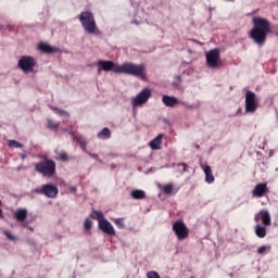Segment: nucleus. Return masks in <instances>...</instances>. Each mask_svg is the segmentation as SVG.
I'll list each match as a JSON object with an SVG mask.
<instances>
[{
	"label": "nucleus",
	"mask_w": 278,
	"mask_h": 278,
	"mask_svg": "<svg viewBox=\"0 0 278 278\" xmlns=\"http://www.w3.org/2000/svg\"><path fill=\"white\" fill-rule=\"evenodd\" d=\"M162 103L165 108H175V105H179V99L174 96L164 94L162 97Z\"/></svg>",
	"instance_id": "2eb2a0df"
},
{
	"label": "nucleus",
	"mask_w": 278,
	"mask_h": 278,
	"mask_svg": "<svg viewBox=\"0 0 278 278\" xmlns=\"http://www.w3.org/2000/svg\"><path fill=\"white\" fill-rule=\"evenodd\" d=\"M41 192L48 197V199H55L58 197V187L55 185H43L41 187Z\"/></svg>",
	"instance_id": "f8f14e48"
},
{
	"label": "nucleus",
	"mask_w": 278,
	"mask_h": 278,
	"mask_svg": "<svg viewBox=\"0 0 278 278\" xmlns=\"http://www.w3.org/2000/svg\"><path fill=\"white\" fill-rule=\"evenodd\" d=\"M0 218H3V211L0 210Z\"/></svg>",
	"instance_id": "4c0bfd02"
},
{
	"label": "nucleus",
	"mask_w": 278,
	"mask_h": 278,
	"mask_svg": "<svg viewBox=\"0 0 278 278\" xmlns=\"http://www.w3.org/2000/svg\"><path fill=\"white\" fill-rule=\"evenodd\" d=\"M58 127H60V123L48 119V129H58Z\"/></svg>",
	"instance_id": "cd10ccee"
},
{
	"label": "nucleus",
	"mask_w": 278,
	"mask_h": 278,
	"mask_svg": "<svg viewBox=\"0 0 278 278\" xmlns=\"http://www.w3.org/2000/svg\"><path fill=\"white\" fill-rule=\"evenodd\" d=\"M3 236H5L7 240H9L10 242H16V240H18L16 236L12 235V232L8 230L3 231Z\"/></svg>",
	"instance_id": "a878e982"
},
{
	"label": "nucleus",
	"mask_w": 278,
	"mask_h": 278,
	"mask_svg": "<svg viewBox=\"0 0 278 278\" xmlns=\"http://www.w3.org/2000/svg\"><path fill=\"white\" fill-rule=\"evenodd\" d=\"M204 175H205V182L206 184H214L215 178L214 174L212 173V167L210 165L200 164Z\"/></svg>",
	"instance_id": "f3484780"
},
{
	"label": "nucleus",
	"mask_w": 278,
	"mask_h": 278,
	"mask_svg": "<svg viewBox=\"0 0 278 278\" xmlns=\"http://www.w3.org/2000/svg\"><path fill=\"white\" fill-rule=\"evenodd\" d=\"M78 21L86 34H91L92 36H99V34H101V30H99V27L97 26V21L94 20V13H92V11L87 10L80 12Z\"/></svg>",
	"instance_id": "7ed1b4c3"
},
{
	"label": "nucleus",
	"mask_w": 278,
	"mask_h": 278,
	"mask_svg": "<svg viewBox=\"0 0 278 278\" xmlns=\"http://www.w3.org/2000/svg\"><path fill=\"white\" fill-rule=\"evenodd\" d=\"M173 231L179 241L186 240L190 236V229L182 220H176L173 224Z\"/></svg>",
	"instance_id": "9d476101"
},
{
	"label": "nucleus",
	"mask_w": 278,
	"mask_h": 278,
	"mask_svg": "<svg viewBox=\"0 0 278 278\" xmlns=\"http://www.w3.org/2000/svg\"><path fill=\"white\" fill-rule=\"evenodd\" d=\"M85 152L87 153V155H89V157H92L93 160H99V155H97L94 153H90L87 150Z\"/></svg>",
	"instance_id": "2f4dec72"
},
{
	"label": "nucleus",
	"mask_w": 278,
	"mask_h": 278,
	"mask_svg": "<svg viewBox=\"0 0 278 278\" xmlns=\"http://www.w3.org/2000/svg\"><path fill=\"white\" fill-rule=\"evenodd\" d=\"M205 58H206V66L208 68H220V66H223L219 49H213L206 52Z\"/></svg>",
	"instance_id": "1a4fd4ad"
},
{
	"label": "nucleus",
	"mask_w": 278,
	"mask_h": 278,
	"mask_svg": "<svg viewBox=\"0 0 278 278\" xmlns=\"http://www.w3.org/2000/svg\"><path fill=\"white\" fill-rule=\"evenodd\" d=\"M90 216L91 218H93V220H98V227L100 231H102V233L111 237L116 236V229H114V225H112L110 220L105 219V215H103V212L92 211Z\"/></svg>",
	"instance_id": "20e7f679"
},
{
	"label": "nucleus",
	"mask_w": 278,
	"mask_h": 278,
	"mask_svg": "<svg viewBox=\"0 0 278 278\" xmlns=\"http://www.w3.org/2000/svg\"><path fill=\"white\" fill-rule=\"evenodd\" d=\"M254 220L256 224L262 223L261 225L270 227L271 225L270 213L267 210H261L258 213L255 214Z\"/></svg>",
	"instance_id": "9b49d317"
},
{
	"label": "nucleus",
	"mask_w": 278,
	"mask_h": 278,
	"mask_svg": "<svg viewBox=\"0 0 278 278\" xmlns=\"http://www.w3.org/2000/svg\"><path fill=\"white\" fill-rule=\"evenodd\" d=\"M165 194H173V191L175 190V188L173 187V185H166L163 188Z\"/></svg>",
	"instance_id": "c756f323"
},
{
	"label": "nucleus",
	"mask_w": 278,
	"mask_h": 278,
	"mask_svg": "<svg viewBox=\"0 0 278 278\" xmlns=\"http://www.w3.org/2000/svg\"><path fill=\"white\" fill-rule=\"evenodd\" d=\"M268 192V186L266 182L257 184L252 190V197H256L257 199H262Z\"/></svg>",
	"instance_id": "ddd939ff"
},
{
	"label": "nucleus",
	"mask_w": 278,
	"mask_h": 278,
	"mask_svg": "<svg viewBox=\"0 0 278 278\" xmlns=\"http://www.w3.org/2000/svg\"><path fill=\"white\" fill-rule=\"evenodd\" d=\"M147 278H160V275L157 274V271H149L147 274Z\"/></svg>",
	"instance_id": "7c9ffc66"
},
{
	"label": "nucleus",
	"mask_w": 278,
	"mask_h": 278,
	"mask_svg": "<svg viewBox=\"0 0 278 278\" xmlns=\"http://www.w3.org/2000/svg\"><path fill=\"white\" fill-rule=\"evenodd\" d=\"M254 27L249 31V38L262 47L266 42V36L273 33L270 28V22L268 20L255 16L252 20Z\"/></svg>",
	"instance_id": "f03ea898"
},
{
	"label": "nucleus",
	"mask_w": 278,
	"mask_h": 278,
	"mask_svg": "<svg viewBox=\"0 0 278 278\" xmlns=\"http://www.w3.org/2000/svg\"><path fill=\"white\" fill-rule=\"evenodd\" d=\"M268 231V226L263 224H256L255 226V235L257 238H264Z\"/></svg>",
	"instance_id": "6ab92c4d"
},
{
	"label": "nucleus",
	"mask_w": 278,
	"mask_h": 278,
	"mask_svg": "<svg viewBox=\"0 0 278 278\" xmlns=\"http://www.w3.org/2000/svg\"><path fill=\"white\" fill-rule=\"evenodd\" d=\"M177 79H178V81H180V78H179V77H177Z\"/></svg>",
	"instance_id": "ea45409f"
},
{
	"label": "nucleus",
	"mask_w": 278,
	"mask_h": 278,
	"mask_svg": "<svg viewBox=\"0 0 278 278\" xmlns=\"http://www.w3.org/2000/svg\"><path fill=\"white\" fill-rule=\"evenodd\" d=\"M75 140H76L77 144L80 146V149L83 151H87L86 147L88 144V141L86 140V138H84V136H77V137H75Z\"/></svg>",
	"instance_id": "412c9836"
},
{
	"label": "nucleus",
	"mask_w": 278,
	"mask_h": 278,
	"mask_svg": "<svg viewBox=\"0 0 278 278\" xmlns=\"http://www.w3.org/2000/svg\"><path fill=\"white\" fill-rule=\"evenodd\" d=\"M84 229L85 231H90V229H92V220L90 218L85 219Z\"/></svg>",
	"instance_id": "c85d7f7f"
},
{
	"label": "nucleus",
	"mask_w": 278,
	"mask_h": 278,
	"mask_svg": "<svg viewBox=\"0 0 278 278\" xmlns=\"http://www.w3.org/2000/svg\"><path fill=\"white\" fill-rule=\"evenodd\" d=\"M130 194L132 199H137V200L144 199V197H147L144 191L140 189L132 190Z\"/></svg>",
	"instance_id": "4be33fe9"
},
{
	"label": "nucleus",
	"mask_w": 278,
	"mask_h": 278,
	"mask_svg": "<svg viewBox=\"0 0 278 278\" xmlns=\"http://www.w3.org/2000/svg\"><path fill=\"white\" fill-rule=\"evenodd\" d=\"M98 138L99 140H108V138H110L112 136V134L110 132L109 128H103L102 130H100L98 132Z\"/></svg>",
	"instance_id": "aec40b11"
},
{
	"label": "nucleus",
	"mask_w": 278,
	"mask_h": 278,
	"mask_svg": "<svg viewBox=\"0 0 278 278\" xmlns=\"http://www.w3.org/2000/svg\"><path fill=\"white\" fill-rule=\"evenodd\" d=\"M26 229H28L29 231L34 232V227H30L29 224H27Z\"/></svg>",
	"instance_id": "e433bc0d"
},
{
	"label": "nucleus",
	"mask_w": 278,
	"mask_h": 278,
	"mask_svg": "<svg viewBox=\"0 0 278 278\" xmlns=\"http://www.w3.org/2000/svg\"><path fill=\"white\" fill-rule=\"evenodd\" d=\"M60 160H62V162H66V160H68V155L66 153H62L60 155Z\"/></svg>",
	"instance_id": "473e14b6"
},
{
	"label": "nucleus",
	"mask_w": 278,
	"mask_h": 278,
	"mask_svg": "<svg viewBox=\"0 0 278 278\" xmlns=\"http://www.w3.org/2000/svg\"><path fill=\"white\" fill-rule=\"evenodd\" d=\"M152 94L153 91L150 88H143L141 91H139L135 97L130 99L132 110L147 105Z\"/></svg>",
	"instance_id": "423d86ee"
},
{
	"label": "nucleus",
	"mask_w": 278,
	"mask_h": 278,
	"mask_svg": "<svg viewBox=\"0 0 278 278\" xmlns=\"http://www.w3.org/2000/svg\"><path fill=\"white\" fill-rule=\"evenodd\" d=\"M181 173H186V164H178Z\"/></svg>",
	"instance_id": "72a5a7b5"
},
{
	"label": "nucleus",
	"mask_w": 278,
	"mask_h": 278,
	"mask_svg": "<svg viewBox=\"0 0 278 278\" xmlns=\"http://www.w3.org/2000/svg\"><path fill=\"white\" fill-rule=\"evenodd\" d=\"M27 208H17L14 213V218L22 223V226L27 227V216H28Z\"/></svg>",
	"instance_id": "4468645a"
},
{
	"label": "nucleus",
	"mask_w": 278,
	"mask_h": 278,
	"mask_svg": "<svg viewBox=\"0 0 278 278\" xmlns=\"http://www.w3.org/2000/svg\"><path fill=\"white\" fill-rule=\"evenodd\" d=\"M37 49L41 51V53H56L58 49L51 47L49 43L40 42L37 46Z\"/></svg>",
	"instance_id": "a211bd4d"
},
{
	"label": "nucleus",
	"mask_w": 278,
	"mask_h": 278,
	"mask_svg": "<svg viewBox=\"0 0 278 278\" xmlns=\"http://www.w3.org/2000/svg\"><path fill=\"white\" fill-rule=\"evenodd\" d=\"M270 252V245H262L257 249L258 255H265V253Z\"/></svg>",
	"instance_id": "bb28decb"
},
{
	"label": "nucleus",
	"mask_w": 278,
	"mask_h": 278,
	"mask_svg": "<svg viewBox=\"0 0 278 278\" xmlns=\"http://www.w3.org/2000/svg\"><path fill=\"white\" fill-rule=\"evenodd\" d=\"M113 223L118 227V229H125V218L119 217V218H114Z\"/></svg>",
	"instance_id": "393cba45"
},
{
	"label": "nucleus",
	"mask_w": 278,
	"mask_h": 278,
	"mask_svg": "<svg viewBox=\"0 0 278 278\" xmlns=\"http://www.w3.org/2000/svg\"><path fill=\"white\" fill-rule=\"evenodd\" d=\"M17 67L22 70L25 75L34 74L36 71V59L34 56L24 55L17 62Z\"/></svg>",
	"instance_id": "6e6552de"
},
{
	"label": "nucleus",
	"mask_w": 278,
	"mask_h": 278,
	"mask_svg": "<svg viewBox=\"0 0 278 278\" xmlns=\"http://www.w3.org/2000/svg\"><path fill=\"white\" fill-rule=\"evenodd\" d=\"M22 160H25V154H21Z\"/></svg>",
	"instance_id": "58836bf2"
},
{
	"label": "nucleus",
	"mask_w": 278,
	"mask_h": 278,
	"mask_svg": "<svg viewBox=\"0 0 278 278\" xmlns=\"http://www.w3.org/2000/svg\"><path fill=\"white\" fill-rule=\"evenodd\" d=\"M163 140H164V134H160L157 137H155L150 141L149 143L150 149H152V151H160V149H162Z\"/></svg>",
	"instance_id": "dca6fc26"
},
{
	"label": "nucleus",
	"mask_w": 278,
	"mask_h": 278,
	"mask_svg": "<svg viewBox=\"0 0 278 278\" xmlns=\"http://www.w3.org/2000/svg\"><path fill=\"white\" fill-rule=\"evenodd\" d=\"M8 147H10V149H23V143L16 141V140H12L9 139L7 141Z\"/></svg>",
	"instance_id": "5701e85b"
},
{
	"label": "nucleus",
	"mask_w": 278,
	"mask_h": 278,
	"mask_svg": "<svg viewBox=\"0 0 278 278\" xmlns=\"http://www.w3.org/2000/svg\"><path fill=\"white\" fill-rule=\"evenodd\" d=\"M98 73H116L117 75H131V77H139V79H147V72L144 65L126 62L121 65L115 64L114 61L100 60L97 62Z\"/></svg>",
	"instance_id": "f257e3e1"
},
{
	"label": "nucleus",
	"mask_w": 278,
	"mask_h": 278,
	"mask_svg": "<svg viewBox=\"0 0 278 278\" xmlns=\"http://www.w3.org/2000/svg\"><path fill=\"white\" fill-rule=\"evenodd\" d=\"M70 190H71V192L76 193L77 192V187H70Z\"/></svg>",
	"instance_id": "c9c22d12"
},
{
	"label": "nucleus",
	"mask_w": 278,
	"mask_h": 278,
	"mask_svg": "<svg viewBox=\"0 0 278 278\" xmlns=\"http://www.w3.org/2000/svg\"><path fill=\"white\" fill-rule=\"evenodd\" d=\"M260 109V97L251 91L248 90L245 92V114H255Z\"/></svg>",
	"instance_id": "0eeeda50"
},
{
	"label": "nucleus",
	"mask_w": 278,
	"mask_h": 278,
	"mask_svg": "<svg viewBox=\"0 0 278 278\" xmlns=\"http://www.w3.org/2000/svg\"><path fill=\"white\" fill-rule=\"evenodd\" d=\"M55 161L49 159H45L35 164L36 173H39L42 177H53V175H55Z\"/></svg>",
	"instance_id": "39448f33"
},
{
	"label": "nucleus",
	"mask_w": 278,
	"mask_h": 278,
	"mask_svg": "<svg viewBox=\"0 0 278 278\" xmlns=\"http://www.w3.org/2000/svg\"><path fill=\"white\" fill-rule=\"evenodd\" d=\"M187 110H194V104H188L186 105Z\"/></svg>",
	"instance_id": "f704fd0d"
},
{
	"label": "nucleus",
	"mask_w": 278,
	"mask_h": 278,
	"mask_svg": "<svg viewBox=\"0 0 278 278\" xmlns=\"http://www.w3.org/2000/svg\"><path fill=\"white\" fill-rule=\"evenodd\" d=\"M54 114H58V116H61V118H68L70 114L66 111H62L58 108H52Z\"/></svg>",
	"instance_id": "b1692460"
}]
</instances>
